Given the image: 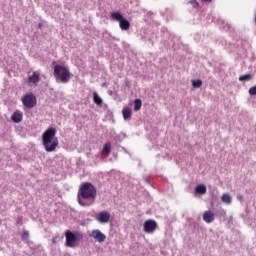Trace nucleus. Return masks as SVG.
I'll return each instance as SVG.
<instances>
[{"mask_svg": "<svg viewBox=\"0 0 256 256\" xmlns=\"http://www.w3.org/2000/svg\"><path fill=\"white\" fill-rule=\"evenodd\" d=\"M96 195V187L92 183L85 182L79 189L78 202L82 206H91L95 203Z\"/></svg>", "mask_w": 256, "mask_h": 256, "instance_id": "nucleus-1", "label": "nucleus"}, {"mask_svg": "<svg viewBox=\"0 0 256 256\" xmlns=\"http://www.w3.org/2000/svg\"><path fill=\"white\" fill-rule=\"evenodd\" d=\"M57 130L55 128H48L42 135L43 146L47 152H53L59 145V140L56 138Z\"/></svg>", "mask_w": 256, "mask_h": 256, "instance_id": "nucleus-2", "label": "nucleus"}, {"mask_svg": "<svg viewBox=\"0 0 256 256\" xmlns=\"http://www.w3.org/2000/svg\"><path fill=\"white\" fill-rule=\"evenodd\" d=\"M53 74L57 82L68 83L71 80L70 70L62 65H55Z\"/></svg>", "mask_w": 256, "mask_h": 256, "instance_id": "nucleus-3", "label": "nucleus"}, {"mask_svg": "<svg viewBox=\"0 0 256 256\" xmlns=\"http://www.w3.org/2000/svg\"><path fill=\"white\" fill-rule=\"evenodd\" d=\"M111 17L112 19L119 22V26L121 30L127 31L131 27V23H129V21H127V19H125L124 16L121 15L120 13L114 12L111 14Z\"/></svg>", "mask_w": 256, "mask_h": 256, "instance_id": "nucleus-4", "label": "nucleus"}, {"mask_svg": "<svg viewBox=\"0 0 256 256\" xmlns=\"http://www.w3.org/2000/svg\"><path fill=\"white\" fill-rule=\"evenodd\" d=\"M66 237V246L67 247H76L77 241H80L81 236L79 234H75L71 231H67L65 233Z\"/></svg>", "mask_w": 256, "mask_h": 256, "instance_id": "nucleus-5", "label": "nucleus"}, {"mask_svg": "<svg viewBox=\"0 0 256 256\" xmlns=\"http://www.w3.org/2000/svg\"><path fill=\"white\" fill-rule=\"evenodd\" d=\"M22 103L27 108H34L37 104L36 96L33 93L26 94L22 98Z\"/></svg>", "mask_w": 256, "mask_h": 256, "instance_id": "nucleus-6", "label": "nucleus"}, {"mask_svg": "<svg viewBox=\"0 0 256 256\" xmlns=\"http://www.w3.org/2000/svg\"><path fill=\"white\" fill-rule=\"evenodd\" d=\"M89 237H92L97 243H104L107 236L101 230H93Z\"/></svg>", "mask_w": 256, "mask_h": 256, "instance_id": "nucleus-7", "label": "nucleus"}, {"mask_svg": "<svg viewBox=\"0 0 256 256\" xmlns=\"http://www.w3.org/2000/svg\"><path fill=\"white\" fill-rule=\"evenodd\" d=\"M143 227L145 233H155V229H157V222H155L154 220H146L143 224Z\"/></svg>", "mask_w": 256, "mask_h": 256, "instance_id": "nucleus-8", "label": "nucleus"}, {"mask_svg": "<svg viewBox=\"0 0 256 256\" xmlns=\"http://www.w3.org/2000/svg\"><path fill=\"white\" fill-rule=\"evenodd\" d=\"M111 214L107 211H102L96 217V220L100 223H108L110 221Z\"/></svg>", "mask_w": 256, "mask_h": 256, "instance_id": "nucleus-9", "label": "nucleus"}, {"mask_svg": "<svg viewBox=\"0 0 256 256\" xmlns=\"http://www.w3.org/2000/svg\"><path fill=\"white\" fill-rule=\"evenodd\" d=\"M41 73L38 71L33 72L28 76V82L33 84H38L40 82Z\"/></svg>", "mask_w": 256, "mask_h": 256, "instance_id": "nucleus-10", "label": "nucleus"}, {"mask_svg": "<svg viewBox=\"0 0 256 256\" xmlns=\"http://www.w3.org/2000/svg\"><path fill=\"white\" fill-rule=\"evenodd\" d=\"M202 217L206 223H211L215 221V213L211 211H205Z\"/></svg>", "mask_w": 256, "mask_h": 256, "instance_id": "nucleus-11", "label": "nucleus"}, {"mask_svg": "<svg viewBox=\"0 0 256 256\" xmlns=\"http://www.w3.org/2000/svg\"><path fill=\"white\" fill-rule=\"evenodd\" d=\"M11 119L14 123H20L23 120V114L20 111H16L12 114Z\"/></svg>", "mask_w": 256, "mask_h": 256, "instance_id": "nucleus-12", "label": "nucleus"}, {"mask_svg": "<svg viewBox=\"0 0 256 256\" xmlns=\"http://www.w3.org/2000/svg\"><path fill=\"white\" fill-rule=\"evenodd\" d=\"M93 101L98 106L103 104V99L99 96V94L97 92L93 93Z\"/></svg>", "mask_w": 256, "mask_h": 256, "instance_id": "nucleus-13", "label": "nucleus"}, {"mask_svg": "<svg viewBox=\"0 0 256 256\" xmlns=\"http://www.w3.org/2000/svg\"><path fill=\"white\" fill-rule=\"evenodd\" d=\"M195 192L203 195V194L207 193V186L206 185H198L195 189Z\"/></svg>", "mask_w": 256, "mask_h": 256, "instance_id": "nucleus-14", "label": "nucleus"}, {"mask_svg": "<svg viewBox=\"0 0 256 256\" xmlns=\"http://www.w3.org/2000/svg\"><path fill=\"white\" fill-rule=\"evenodd\" d=\"M122 114H123V118L124 120H129L131 119V109L129 108H124L123 111H122Z\"/></svg>", "mask_w": 256, "mask_h": 256, "instance_id": "nucleus-15", "label": "nucleus"}, {"mask_svg": "<svg viewBox=\"0 0 256 256\" xmlns=\"http://www.w3.org/2000/svg\"><path fill=\"white\" fill-rule=\"evenodd\" d=\"M222 202L226 204H230L232 202V198L228 193L222 195Z\"/></svg>", "mask_w": 256, "mask_h": 256, "instance_id": "nucleus-16", "label": "nucleus"}, {"mask_svg": "<svg viewBox=\"0 0 256 256\" xmlns=\"http://www.w3.org/2000/svg\"><path fill=\"white\" fill-rule=\"evenodd\" d=\"M143 105V103L141 102V99H136L134 101V110L135 111H139L141 110V106Z\"/></svg>", "mask_w": 256, "mask_h": 256, "instance_id": "nucleus-17", "label": "nucleus"}, {"mask_svg": "<svg viewBox=\"0 0 256 256\" xmlns=\"http://www.w3.org/2000/svg\"><path fill=\"white\" fill-rule=\"evenodd\" d=\"M251 78H252L251 74H246V75L240 76L239 81L245 82V81H249Z\"/></svg>", "mask_w": 256, "mask_h": 256, "instance_id": "nucleus-18", "label": "nucleus"}, {"mask_svg": "<svg viewBox=\"0 0 256 256\" xmlns=\"http://www.w3.org/2000/svg\"><path fill=\"white\" fill-rule=\"evenodd\" d=\"M203 85V81L201 80H193L192 81V86L194 88H200Z\"/></svg>", "mask_w": 256, "mask_h": 256, "instance_id": "nucleus-19", "label": "nucleus"}, {"mask_svg": "<svg viewBox=\"0 0 256 256\" xmlns=\"http://www.w3.org/2000/svg\"><path fill=\"white\" fill-rule=\"evenodd\" d=\"M103 152L104 153H110L111 152V144L110 143H107V144L104 145Z\"/></svg>", "mask_w": 256, "mask_h": 256, "instance_id": "nucleus-20", "label": "nucleus"}, {"mask_svg": "<svg viewBox=\"0 0 256 256\" xmlns=\"http://www.w3.org/2000/svg\"><path fill=\"white\" fill-rule=\"evenodd\" d=\"M249 94H250V95H256V85H255L254 87H251V88L249 89Z\"/></svg>", "mask_w": 256, "mask_h": 256, "instance_id": "nucleus-21", "label": "nucleus"}, {"mask_svg": "<svg viewBox=\"0 0 256 256\" xmlns=\"http://www.w3.org/2000/svg\"><path fill=\"white\" fill-rule=\"evenodd\" d=\"M194 8H198L199 7V3L196 0H192L189 2Z\"/></svg>", "mask_w": 256, "mask_h": 256, "instance_id": "nucleus-22", "label": "nucleus"}, {"mask_svg": "<svg viewBox=\"0 0 256 256\" xmlns=\"http://www.w3.org/2000/svg\"><path fill=\"white\" fill-rule=\"evenodd\" d=\"M22 239H24V240L29 239V232H27V231L23 232Z\"/></svg>", "mask_w": 256, "mask_h": 256, "instance_id": "nucleus-23", "label": "nucleus"}, {"mask_svg": "<svg viewBox=\"0 0 256 256\" xmlns=\"http://www.w3.org/2000/svg\"><path fill=\"white\" fill-rule=\"evenodd\" d=\"M220 211H221V215H223V216H225V215H226V211H225V209H221Z\"/></svg>", "mask_w": 256, "mask_h": 256, "instance_id": "nucleus-24", "label": "nucleus"}, {"mask_svg": "<svg viewBox=\"0 0 256 256\" xmlns=\"http://www.w3.org/2000/svg\"><path fill=\"white\" fill-rule=\"evenodd\" d=\"M203 1H205V2H211V1H213V0H203Z\"/></svg>", "mask_w": 256, "mask_h": 256, "instance_id": "nucleus-25", "label": "nucleus"}, {"mask_svg": "<svg viewBox=\"0 0 256 256\" xmlns=\"http://www.w3.org/2000/svg\"><path fill=\"white\" fill-rule=\"evenodd\" d=\"M239 199H242V196H238Z\"/></svg>", "mask_w": 256, "mask_h": 256, "instance_id": "nucleus-26", "label": "nucleus"}, {"mask_svg": "<svg viewBox=\"0 0 256 256\" xmlns=\"http://www.w3.org/2000/svg\"><path fill=\"white\" fill-rule=\"evenodd\" d=\"M255 21H256V17H255Z\"/></svg>", "mask_w": 256, "mask_h": 256, "instance_id": "nucleus-27", "label": "nucleus"}]
</instances>
